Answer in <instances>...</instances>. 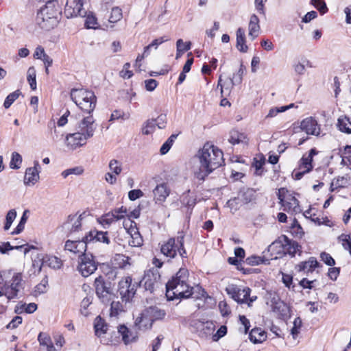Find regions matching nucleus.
<instances>
[{"instance_id": "obj_1", "label": "nucleus", "mask_w": 351, "mask_h": 351, "mask_svg": "<svg viewBox=\"0 0 351 351\" xmlns=\"http://www.w3.org/2000/svg\"><path fill=\"white\" fill-rule=\"evenodd\" d=\"M196 157L199 160V167L195 176L200 180H204L206 176L224 163L223 152L208 142L199 149Z\"/></svg>"}, {"instance_id": "obj_2", "label": "nucleus", "mask_w": 351, "mask_h": 351, "mask_svg": "<svg viewBox=\"0 0 351 351\" xmlns=\"http://www.w3.org/2000/svg\"><path fill=\"white\" fill-rule=\"evenodd\" d=\"M187 269L180 268L176 276L166 284V297L168 300L188 299L193 297L194 287L189 283Z\"/></svg>"}, {"instance_id": "obj_3", "label": "nucleus", "mask_w": 351, "mask_h": 351, "mask_svg": "<svg viewBox=\"0 0 351 351\" xmlns=\"http://www.w3.org/2000/svg\"><path fill=\"white\" fill-rule=\"evenodd\" d=\"M96 125L93 116L84 117L77 124V132L66 136V146L69 149L74 150L84 145L86 141L94 135Z\"/></svg>"}, {"instance_id": "obj_4", "label": "nucleus", "mask_w": 351, "mask_h": 351, "mask_svg": "<svg viewBox=\"0 0 351 351\" xmlns=\"http://www.w3.org/2000/svg\"><path fill=\"white\" fill-rule=\"evenodd\" d=\"M61 13L58 1L49 0L38 11L36 23L41 29L49 31L58 25Z\"/></svg>"}, {"instance_id": "obj_5", "label": "nucleus", "mask_w": 351, "mask_h": 351, "mask_svg": "<svg viewBox=\"0 0 351 351\" xmlns=\"http://www.w3.org/2000/svg\"><path fill=\"white\" fill-rule=\"evenodd\" d=\"M23 276L20 272H14L12 269L0 271V286L5 291L8 299H13L18 295L23 287Z\"/></svg>"}, {"instance_id": "obj_6", "label": "nucleus", "mask_w": 351, "mask_h": 351, "mask_svg": "<svg viewBox=\"0 0 351 351\" xmlns=\"http://www.w3.org/2000/svg\"><path fill=\"white\" fill-rule=\"evenodd\" d=\"M71 98L77 106L88 114L95 108L97 97L91 90L84 88H73L71 90Z\"/></svg>"}, {"instance_id": "obj_7", "label": "nucleus", "mask_w": 351, "mask_h": 351, "mask_svg": "<svg viewBox=\"0 0 351 351\" xmlns=\"http://www.w3.org/2000/svg\"><path fill=\"white\" fill-rule=\"evenodd\" d=\"M161 253L165 256L173 258L177 252L181 257H186V252L184 247V236H179L176 239L170 238L166 243L162 245L160 247Z\"/></svg>"}, {"instance_id": "obj_8", "label": "nucleus", "mask_w": 351, "mask_h": 351, "mask_svg": "<svg viewBox=\"0 0 351 351\" xmlns=\"http://www.w3.org/2000/svg\"><path fill=\"white\" fill-rule=\"evenodd\" d=\"M94 286L96 294L101 302L108 304L113 300L114 295L111 283L106 282L103 276H99L95 278Z\"/></svg>"}, {"instance_id": "obj_9", "label": "nucleus", "mask_w": 351, "mask_h": 351, "mask_svg": "<svg viewBox=\"0 0 351 351\" xmlns=\"http://www.w3.org/2000/svg\"><path fill=\"white\" fill-rule=\"evenodd\" d=\"M138 287V282L132 283L130 276L121 280L118 285V292L123 302L130 301L134 296Z\"/></svg>"}, {"instance_id": "obj_10", "label": "nucleus", "mask_w": 351, "mask_h": 351, "mask_svg": "<svg viewBox=\"0 0 351 351\" xmlns=\"http://www.w3.org/2000/svg\"><path fill=\"white\" fill-rule=\"evenodd\" d=\"M98 263L91 254L80 255L77 270L84 277H88L97 269Z\"/></svg>"}, {"instance_id": "obj_11", "label": "nucleus", "mask_w": 351, "mask_h": 351, "mask_svg": "<svg viewBox=\"0 0 351 351\" xmlns=\"http://www.w3.org/2000/svg\"><path fill=\"white\" fill-rule=\"evenodd\" d=\"M286 193H287V191L284 188H281L278 193V197L280 203L284 207V210L295 213H300L301 209L299 206V201L292 194H286Z\"/></svg>"}, {"instance_id": "obj_12", "label": "nucleus", "mask_w": 351, "mask_h": 351, "mask_svg": "<svg viewBox=\"0 0 351 351\" xmlns=\"http://www.w3.org/2000/svg\"><path fill=\"white\" fill-rule=\"evenodd\" d=\"M82 1L83 0H66L64 13L67 19L86 16V11L82 8Z\"/></svg>"}, {"instance_id": "obj_13", "label": "nucleus", "mask_w": 351, "mask_h": 351, "mask_svg": "<svg viewBox=\"0 0 351 351\" xmlns=\"http://www.w3.org/2000/svg\"><path fill=\"white\" fill-rule=\"evenodd\" d=\"M160 278V276L158 271L149 270L145 274L138 287L143 286L146 291L153 293L159 285Z\"/></svg>"}, {"instance_id": "obj_14", "label": "nucleus", "mask_w": 351, "mask_h": 351, "mask_svg": "<svg viewBox=\"0 0 351 351\" xmlns=\"http://www.w3.org/2000/svg\"><path fill=\"white\" fill-rule=\"evenodd\" d=\"M226 291L238 303L245 304L248 302V298L251 293V289L249 287L241 289L237 286L232 285L226 287Z\"/></svg>"}, {"instance_id": "obj_15", "label": "nucleus", "mask_w": 351, "mask_h": 351, "mask_svg": "<svg viewBox=\"0 0 351 351\" xmlns=\"http://www.w3.org/2000/svg\"><path fill=\"white\" fill-rule=\"evenodd\" d=\"M280 245L282 248L287 251L288 254L294 256L297 252L300 250L301 246L298 242L289 239L286 235H282L278 240L272 243L269 247Z\"/></svg>"}, {"instance_id": "obj_16", "label": "nucleus", "mask_w": 351, "mask_h": 351, "mask_svg": "<svg viewBox=\"0 0 351 351\" xmlns=\"http://www.w3.org/2000/svg\"><path fill=\"white\" fill-rule=\"evenodd\" d=\"M88 246V243L85 240L84 235L81 240H67L64 245V249L73 254H78L80 256L86 254Z\"/></svg>"}, {"instance_id": "obj_17", "label": "nucleus", "mask_w": 351, "mask_h": 351, "mask_svg": "<svg viewBox=\"0 0 351 351\" xmlns=\"http://www.w3.org/2000/svg\"><path fill=\"white\" fill-rule=\"evenodd\" d=\"M198 335L202 338H207L212 335L215 330V325L212 321L195 320L193 324Z\"/></svg>"}, {"instance_id": "obj_18", "label": "nucleus", "mask_w": 351, "mask_h": 351, "mask_svg": "<svg viewBox=\"0 0 351 351\" xmlns=\"http://www.w3.org/2000/svg\"><path fill=\"white\" fill-rule=\"evenodd\" d=\"M170 193L171 189L167 183H160L153 189L154 201L156 204H162L165 202Z\"/></svg>"}, {"instance_id": "obj_19", "label": "nucleus", "mask_w": 351, "mask_h": 351, "mask_svg": "<svg viewBox=\"0 0 351 351\" xmlns=\"http://www.w3.org/2000/svg\"><path fill=\"white\" fill-rule=\"evenodd\" d=\"M300 128L307 134L319 136L320 134V126L317 121L312 117L303 119L300 123Z\"/></svg>"}, {"instance_id": "obj_20", "label": "nucleus", "mask_w": 351, "mask_h": 351, "mask_svg": "<svg viewBox=\"0 0 351 351\" xmlns=\"http://www.w3.org/2000/svg\"><path fill=\"white\" fill-rule=\"evenodd\" d=\"M81 220L82 215H69L68 219L63 223L62 228L68 234L79 232L82 228Z\"/></svg>"}, {"instance_id": "obj_21", "label": "nucleus", "mask_w": 351, "mask_h": 351, "mask_svg": "<svg viewBox=\"0 0 351 351\" xmlns=\"http://www.w3.org/2000/svg\"><path fill=\"white\" fill-rule=\"evenodd\" d=\"M118 332L121 336L125 345L136 342L138 339V332L136 330H132L123 324L118 326Z\"/></svg>"}, {"instance_id": "obj_22", "label": "nucleus", "mask_w": 351, "mask_h": 351, "mask_svg": "<svg viewBox=\"0 0 351 351\" xmlns=\"http://www.w3.org/2000/svg\"><path fill=\"white\" fill-rule=\"evenodd\" d=\"M40 168L38 162L35 161L33 167H29L26 169L24 177V184L25 185H34L38 181Z\"/></svg>"}, {"instance_id": "obj_23", "label": "nucleus", "mask_w": 351, "mask_h": 351, "mask_svg": "<svg viewBox=\"0 0 351 351\" xmlns=\"http://www.w3.org/2000/svg\"><path fill=\"white\" fill-rule=\"evenodd\" d=\"M85 240L88 242V245L92 243L102 242L106 244L110 243L107 232H101L97 230H90L85 235Z\"/></svg>"}, {"instance_id": "obj_24", "label": "nucleus", "mask_w": 351, "mask_h": 351, "mask_svg": "<svg viewBox=\"0 0 351 351\" xmlns=\"http://www.w3.org/2000/svg\"><path fill=\"white\" fill-rule=\"evenodd\" d=\"M320 266L319 263L315 257H310L307 261H302L296 265V269L298 271H303L304 274H308L312 273L315 268Z\"/></svg>"}, {"instance_id": "obj_25", "label": "nucleus", "mask_w": 351, "mask_h": 351, "mask_svg": "<svg viewBox=\"0 0 351 351\" xmlns=\"http://www.w3.org/2000/svg\"><path fill=\"white\" fill-rule=\"evenodd\" d=\"M317 154V150L313 148L311 149L308 154H304L302 157L299 163V170H304L306 172H310L313 169L312 161L313 158Z\"/></svg>"}, {"instance_id": "obj_26", "label": "nucleus", "mask_w": 351, "mask_h": 351, "mask_svg": "<svg viewBox=\"0 0 351 351\" xmlns=\"http://www.w3.org/2000/svg\"><path fill=\"white\" fill-rule=\"evenodd\" d=\"M182 208H186V213L190 215L192 210L195 206L197 201L194 196L190 195V191L184 193L180 197Z\"/></svg>"}, {"instance_id": "obj_27", "label": "nucleus", "mask_w": 351, "mask_h": 351, "mask_svg": "<svg viewBox=\"0 0 351 351\" xmlns=\"http://www.w3.org/2000/svg\"><path fill=\"white\" fill-rule=\"evenodd\" d=\"M260 29L259 19L256 14H253L250 16L248 24V35L251 37L252 40H254L258 37Z\"/></svg>"}, {"instance_id": "obj_28", "label": "nucleus", "mask_w": 351, "mask_h": 351, "mask_svg": "<svg viewBox=\"0 0 351 351\" xmlns=\"http://www.w3.org/2000/svg\"><path fill=\"white\" fill-rule=\"evenodd\" d=\"M134 223V226H132L131 224L130 228L128 230V232L131 237V240L129 241V243L132 246L139 247L143 244V238L138 228L136 227V223L134 221H131V223Z\"/></svg>"}, {"instance_id": "obj_29", "label": "nucleus", "mask_w": 351, "mask_h": 351, "mask_svg": "<svg viewBox=\"0 0 351 351\" xmlns=\"http://www.w3.org/2000/svg\"><path fill=\"white\" fill-rule=\"evenodd\" d=\"M272 311L282 317H287L289 308L283 301L280 300H272Z\"/></svg>"}, {"instance_id": "obj_30", "label": "nucleus", "mask_w": 351, "mask_h": 351, "mask_svg": "<svg viewBox=\"0 0 351 351\" xmlns=\"http://www.w3.org/2000/svg\"><path fill=\"white\" fill-rule=\"evenodd\" d=\"M146 314L150 318L149 327L151 328L154 321L162 319L165 317L166 312L157 306H150L146 310Z\"/></svg>"}, {"instance_id": "obj_31", "label": "nucleus", "mask_w": 351, "mask_h": 351, "mask_svg": "<svg viewBox=\"0 0 351 351\" xmlns=\"http://www.w3.org/2000/svg\"><path fill=\"white\" fill-rule=\"evenodd\" d=\"M236 84H238L236 83L235 80L232 78L228 77L224 80H222L220 77L218 81L217 86H220L222 95L228 96L230 94L233 86Z\"/></svg>"}, {"instance_id": "obj_32", "label": "nucleus", "mask_w": 351, "mask_h": 351, "mask_svg": "<svg viewBox=\"0 0 351 351\" xmlns=\"http://www.w3.org/2000/svg\"><path fill=\"white\" fill-rule=\"evenodd\" d=\"M237 44L236 47L237 49L243 53H246L248 50V47L245 44V29L242 27H239L236 32Z\"/></svg>"}, {"instance_id": "obj_33", "label": "nucleus", "mask_w": 351, "mask_h": 351, "mask_svg": "<svg viewBox=\"0 0 351 351\" xmlns=\"http://www.w3.org/2000/svg\"><path fill=\"white\" fill-rule=\"evenodd\" d=\"M250 340L254 343L263 342L267 339L266 332L260 328H255L251 330L249 335Z\"/></svg>"}, {"instance_id": "obj_34", "label": "nucleus", "mask_w": 351, "mask_h": 351, "mask_svg": "<svg viewBox=\"0 0 351 351\" xmlns=\"http://www.w3.org/2000/svg\"><path fill=\"white\" fill-rule=\"evenodd\" d=\"M237 195L241 203L247 204L255 199V191L252 189H243Z\"/></svg>"}, {"instance_id": "obj_35", "label": "nucleus", "mask_w": 351, "mask_h": 351, "mask_svg": "<svg viewBox=\"0 0 351 351\" xmlns=\"http://www.w3.org/2000/svg\"><path fill=\"white\" fill-rule=\"evenodd\" d=\"M337 126L341 132L351 134V119L347 116H340L337 119Z\"/></svg>"}, {"instance_id": "obj_36", "label": "nucleus", "mask_w": 351, "mask_h": 351, "mask_svg": "<svg viewBox=\"0 0 351 351\" xmlns=\"http://www.w3.org/2000/svg\"><path fill=\"white\" fill-rule=\"evenodd\" d=\"M94 328L95 335L100 337L102 335L106 333L108 325L100 316H97L94 321Z\"/></svg>"}, {"instance_id": "obj_37", "label": "nucleus", "mask_w": 351, "mask_h": 351, "mask_svg": "<svg viewBox=\"0 0 351 351\" xmlns=\"http://www.w3.org/2000/svg\"><path fill=\"white\" fill-rule=\"evenodd\" d=\"M306 66L313 67L312 63L307 59H302L301 61L293 65L294 72L298 75H303L306 71Z\"/></svg>"}, {"instance_id": "obj_38", "label": "nucleus", "mask_w": 351, "mask_h": 351, "mask_svg": "<svg viewBox=\"0 0 351 351\" xmlns=\"http://www.w3.org/2000/svg\"><path fill=\"white\" fill-rule=\"evenodd\" d=\"M247 137L243 133H241L237 130H232L230 133L229 142L232 145L247 143Z\"/></svg>"}, {"instance_id": "obj_39", "label": "nucleus", "mask_w": 351, "mask_h": 351, "mask_svg": "<svg viewBox=\"0 0 351 351\" xmlns=\"http://www.w3.org/2000/svg\"><path fill=\"white\" fill-rule=\"evenodd\" d=\"M97 221L104 228H108L113 222L116 221L117 219L116 217L113 215L111 211L103 215Z\"/></svg>"}, {"instance_id": "obj_40", "label": "nucleus", "mask_w": 351, "mask_h": 351, "mask_svg": "<svg viewBox=\"0 0 351 351\" xmlns=\"http://www.w3.org/2000/svg\"><path fill=\"white\" fill-rule=\"evenodd\" d=\"M84 25L87 29H97L98 27V23L96 16L92 13H86Z\"/></svg>"}, {"instance_id": "obj_41", "label": "nucleus", "mask_w": 351, "mask_h": 351, "mask_svg": "<svg viewBox=\"0 0 351 351\" xmlns=\"http://www.w3.org/2000/svg\"><path fill=\"white\" fill-rule=\"evenodd\" d=\"M22 161L23 159L21 155L16 152H14L12 154V158L10 162V167L12 169H19L21 168Z\"/></svg>"}, {"instance_id": "obj_42", "label": "nucleus", "mask_w": 351, "mask_h": 351, "mask_svg": "<svg viewBox=\"0 0 351 351\" xmlns=\"http://www.w3.org/2000/svg\"><path fill=\"white\" fill-rule=\"evenodd\" d=\"M177 136L178 134H171L168 138V139L162 144L160 149V152L162 155L166 154L169 151Z\"/></svg>"}, {"instance_id": "obj_43", "label": "nucleus", "mask_w": 351, "mask_h": 351, "mask_svg": "<svg viewBox=\"0 0 351 351\" xmlns=\"http://www.w3.org/2000/svg\"><path fill=\"white\" fill-rule=\"evenodd\" d=\"M16 217V211L15 209H11L8 212L5 216V222L3 226V229L5 231H7L10 228L12 223L14 221Z\"/></svg>"}, {"instance_id": "obj_44", "label": "nucleus", "mask_w": 351, "mask_h": 351, "mask_svg": "<svg viewBox=\"0 0 351 351\" xmlns=\"http://www.w3.org/2000/svg\"><path fill=\"white\" fill-rule=\"evenodd\" d=\"M122 10L119 7H114L111 10L108 21L110 23H117L122 19Z\"/></svg>"}, {"instance_id": "obj_45", "label": "nucleus", "mask_w": 351, "mask_h": 351, "mask_svg": "<svg viewBox=\"0 0 351 351\" xmlns=\"http://www.w3.org/2000/svg\"><path fill=\"white\" fill-rule=\"evenodd\" d=\"M108 167L111 172L115 175H119L122 171V163L116 159L110 160Z\"/></svg>"}, {"instance_id": "obj_46", "label": "nucleus", "mask_w": 351, "mask_h": 351, "mask_svg": "<svg viewBox=\"0 0 351 351\" xmlns=\"http://www.w3.org/2000/svg\"><path fill=\"white\" fill-rule=\"evenodd\" d=\"M48 285L47 278H44L41 282L38 284L34 289V295L38 296L43 293H45L47 291V286Z\"/></svg>"}, {"instance_id": "obj_47", "label": "nucleus", "mask_w": 351, "mask_h": 351, "mask_svg": "<svg viewBox=\"0 0 351 351\" xmlns=\"http://www.w3.org/2000/svg\"><path fill=\"white\" fill-rule=\"evenodd\" d=\"M36 70L34 66H31L27 71V81L32 90L36 89Z\"/></svg>"}, {"instance_id": "obj_48", "label": "nucleus", "mask_w": 351, "mask_h": 351, "mask_svg": "<svg viewBox=\"0 0 351 351\" xmlns=\"http://www.w3.org/2000/svg\"><path fill=\"white\" fill-rule=\"evenodd\" d=\"M20 94H21V92L19 90L14 91L12 93L9 94L4 101V103H3L4 108L6 109L10 108V106L14 102V101L18 99Z\"/></svg>"}, {"instance_id": "obj_49", "label": "nucleus", "mask_w": 351, "mask_h": 351, "mask_svg": "<svg viewBox=\"0 0 351 351\" xmlns=\"http://www.w3.org/2000/svg\"><path fill=\"white\" fill-rule=\"evenodd\" d=\"M293 106V104H291L289 106H281L279 108L278 107L272 108L269 110V112L265 118L266 119L273 118V117H276L279 112H283L286 111L287 110L291 108Z\"/></svg>"}, {"instance_id": "obj_50", "label": "nucleus", "mask_w": 351, "mask_h": 351, "mask_svg": "<svg viewBox=\"0 0 351 351\" xmlns=\"http://www.w3.org/2000/svg\"><path fill=\"white\" fill-rule=\"evenodd\" d=\"M27 212H28V210H27L23 212V214L21 218V220H20L18 226L13 230V232H12V234H18L23 230V229L25 228V224L27 220Z\"/></svg>"}, {"instance_id": "obj_51", "label": "nucleus", "mask_w": 351, "mask_h": 351, "mask_svg": "<svg viewBox=\"0 0 351 351\" xmlns=\"http://www.w3.org/2000/svg\"><path fill=\"white\" fill-rule=\"evenodd\" d=\"M38 341L40 343V346H43V348L49 346V345H51V343H52L50 336L47 333L42 332H40L38 335Z\"/></svg>"}, {"instance_id": "obj_52", "label": "nucleus", "mask_w": 351, "mask_h": 351, "mask_svg": "<svg viewBox=\"0 0 351 351\" xmlns=\"http://www.w3.org/2000/svg\"><path fill=\"white\" fill-rule=\"evenodd\" d=\"M155 127L154 119L147 120L142 128V133L145 135L150 134L154 132Z\"/></svg>"}, {"instance_id": "obj_53", "label": "nucleus", "mask_w": 351, "mask_h": 351, "mask_svg": "<svg viewBox=\"0 0 351 351\" xmlns=\"http://www.w3.org/2000/svg\"><path fill=\"white\" fill-rule=\"evenodd\" d=\"M121 311L122 304L119 301H112L110 303V316H117Z\"/></svg>"}, {"instance_id": "obj_54", "label": "nucleus", "mask_w": 351, "mask_h": 351, "mask_svg": "<svg viewBox=\"0 0 351 351\" xmlns=\"http://www.w3.org/2000/svg\"><path fill=\"white\" fill-rule=\"evenodd\" d=\"M339 239L342 241L343 247L348 250L351 256V239L348 234H341Z\"/></svg>"}, {"instance_id": "obj_55", "label": "nucleus", "mask_w": 351, "mask_h": 351, "mask_svg": "<svg viewBox=\"0 0 351 351\" xmlns=\"http://www.w3.org/2000/svg\"><path fill=\"white\" fill-rule=\"evenodd\" d=\"M242 205H243V204L239 200L238 196L229 199L227 202L228 207L233 212L237 210Z\"/></svg>"}, {"instance_id": "obj_56", "label": "nucleus", "mask_w": 351, "mask_h": 351, "mask_svg": "<svg viewBox=\"0 0 351 351\" xmlns=\"http://www.w3.org/2000/svg\"><path fill=\"white\" fill-rule=\"evenodd\" d=\"M311 3L322 13L325 14L328 11L326 3L324 0H311Z\"/></svg>"}, {"instance_id": "obj_57", "label": "nucleus", "mask_w": 351, "mask_h": 351, "mask_svg": "<svg viewBox=\"0 0 351 351\" xmlns=\"http://www.w3.org/2000/svg\"><path fill=\"white\" fill-rule=\"evenodd\" d=\"M83 172V169L80 167H76L71 169H66L62 172V176L63 178H66L70 175H80Z\"/></svg>"}, {"instance_id": "obj_58", "label": "nucleus", "mask_w": 351, "mask_h": 351, "mask_svg": "<svg viewBox=\"0 0 351 351\" xmlns=\"http://www.w3.org/2000/svg\"><path fill=\"white\" fill-rule=\"evenodd\" d=\"M245 263L249 265H258L261 263H264L263 258L258 256H251L250 257H247L245 260Z\"/></svg>"}, {"instance_id": "obj_59", "label": "nucleus", "mask_w": 351, "mask_h": 351, "mask_svg": "<svg viewBox=\"0 0 351 351\" xmlns=\"http://www.w3.org/2000/svg\"><path fill=\"white\" fill-rule=\"evenodd\" d=\"M320 258L326 265L328 266H334L335 265V261L328 253L325 252H322L320 254Z\"/></svg>"}, {"instance_id": "obj_60", "label": "nucleus", "mask_w": 351, "mask_h": 351, "mask_svg": "<svg viewBox=\"0 0 351 351\" xmlns=\"http://www.w3.org/2000/svg\"><path fill=\"white\" fill-rule=\"evenodd\" d=\"M113 215L116 217L117 221L123 219L128 215V210L125 207L121 206V208H116L112 211Z\"/></svg>"}, {"instance_id": "obj_61", "label": "nucleus", "mask_w": 351, "mask_h": 351, "mask_svg": "<svg viewBox=\"0 0 351 351\" xmlns=\"http://www.w3.org/2000/svg\"><path fill=\"white\" fill-rule=\"evenodd\" d=\"M44 261H45V259H44L43 255V254L38 255L37 260L33 261L32 265H33V267L35 269L34 272H36V271H37V273L40 272Z\"/></svg>"}, {"instance_id": "obj_62", "label": "nucleus", "mask_w": 351, "mask_h": 351, "mask_svg": "<svg viewBox=\"0 0 351 351\" xmlns=\"http://www.w3.org/2000/svg\"><path fill=\"white\" fill-rule=\"evenodd\" d=\"M49 266L53 269H59L62 266V261L56 256H51L47 258Z\"/></svg>"}, {"instance_id": "obj_63", "label": "nucleus", "mask_w": 351, "mask_h": 351, "mask_svg": "<svg viewBox=\"0 0 351 351\" xmlns=\"http://www.w3.org/2000/svg\"><path fill=\"white\" fill-rule=\"evenodd\" d=\"M176 47L178 51H182L184 53L189 51L191 47V42H183L182 39H178L176 42Z\"/></svg>"}, {"instance_id": "obj_64", "label": "nucleus", "mask_w": 351, "mask_h": 351, "mask_svg": "<svg viewBox=\"0 0 351 351\" xmlns=\"http://www.w3.org/2000/svg\"><path fill=\"white\" fill-rule=\"evenodd\" d=\"M22 320L21 316H15L6 326V328L10 330L16 328L22 323Z\"/></svg>"}]
</instances>
